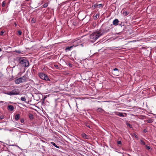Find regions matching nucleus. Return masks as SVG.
<instances>
[{
  "mask_svg": "<svg viewBox=\"0 0 156 156\" xmlns=\"http://www.w3.org/2000/svg\"><path fill=\"white\" fill-rule=\"evenodd\" d=\"M27 1H29L30 0H26Z\"/></svg>",
  "mask_w": 156,
  "mask_h": 156,
  "instance_id": "ea45409f",
  "label": "nucleus"
},
{
  "mask_svg": "<svg viewBox=\"0 0 156 156\" xmlns=\"http://www.w3.org/2000/svg\"><path fill=\"white\" fill-rule=\"evenodd\" d=\"M102 6V4L97 5V7L99 8H100Z\"/></svg>",
  "mask_w": 156,
  "mask_h": 156,
  "instance_id": "bb28decb",
  "label": "nucleus"
},
{
  "mask_svg": "<svg viewBox=\"0 0 156 156\" xmlns=\"http://www.w3.org/2000/svg\"><path fill=\"white\" fill-rule=\"evenodd\" d=\"M19 60V63L22 66L26 67L29 66V62L24 57L20 58Z\"/></svg>",
  "mask_w": 156,
  "mask_h": 156,
  "instance_id": "f03ea898",
  "label": "nucleus"
},
{
  "mask_svg": "<svg viewBox=\"0 0 156 156\" xmlns=\"http://www.w3.org/2000/svg\"><path fill=\"white\" fill-rule=\"evenodd\" d=\"M14 25H15V26L16 27V25H16V23H14Z\"/></svg>",
  "mask_w": 156,
  "mask_h": 156,
  "instance_id": "e433bc0d",
  "label": "nucleus"
},
{
  "mask_svg": "<svg viewBox=\"0 0 156 156\" xmlns=\"http://www.w3.org/2000/svg\"><path fill=\"white\" fill-rule=\"evenodd\" d=\"M135 137H136L137 136L136 135H135Z\"/></svg>",
  "mask_w": 156,
  "mask_h": 156,
  "instance_id": "58836bf2",
  "label": "nucleus"
},
{
  "mask_svg": "<svg viewBox=\"0 0 156 156\" xmlns=\"http://www.w3.org/2000/svg\"><path fill=\"white\" fill-rule=\"evenodd\" d=\"M4 32L3 31H1L0 32V35H2L4 33Z\"/></svg>",
  "mask_w": 156,
  "mask_h": 156,
  "instance_id": "2f4dec72",
  "label": "nucleus"
},
{
  "mask_svg": "<svg viewBox=\"0 0 156 156\" xmlns=\"http://www.w3.org/2000/svg\"><path fill=\"white\" fill-rule=\"evenodd\" d=\"M117 143L118 144H119V145H121L122 144V142L121 141H118L117 142Z\"/></svg>",
  "mask_w": 156,
  "mask_h": 156,
  "instance_id": "b1692460",
  "label": "nucleus"
},
{
  "mask_svg": "<svg viewBox=\"0 0 156 156\" xmlns=\"http://www.w3.org/2000/svg\"><path fill=\"white\" fill-rule=\"evenodd\" d=\"M14 109V107L13 105H9L7 107V109L11 111H13Z\"/></svg>",
  "mask_w": 156,
  "mask_h": 156,
  "instance_id": "0eeeda50",
  "label": "nucleus"
},
{
  "mask_svg": "<svg viewBox=\"0 0 156 156\" xmlns=\"http://www.w3.org/2000/svg\"><path fill=\"white\" fill-rule=\"evenodd\" d=\"M77 45H78V44H77V45H76V46H75H75H77Z\"/></svg>",
  "mask_w": 156,
  "mask_h": 156,
  "instance_id": "a19ab883",
  "label": "nucleus"
},
{
  "mask_svg": "<svg viewBox=\"0 0 156 156\" xmlns=\"http://www.w3.org/2000/svg\"><path fill=\"white\" fill-rule=\"evenodd\" d=\"M20 99L21 101H25L26 100L25 97H21Z\"/></svg>",
  "mask_w": 156,
  "mask_h": 156,
  "instance_id": "412c9836",
  "label": "nucleus"
},
{
  "mask_svg": "<svg viewBox=\"0 0 156 156\" xmlns=\"http://www.w3.org/2000/svg\"><path fill=\"white\" fill-rule=\"evenodd\" d=\"M116 115L119 116L121 117H124L125 116L122 113L120 112H116Z\"/></svg>",
  "mask_w": 156,
  "mask_h": 156,
  "instance_id": "9d476101",
  "label": "nucleus"
},
{
  "mask_svg": "<svg viewBox=\"0 0 156 156\" xmlns=\"http://www.w3.org/2000/svg\"><path fill=\"white\" fill-rule=\"evenodd\" d=\"M5 1H4L2 3V7H4L5 6Z\"/></svg>",
  "mask_w": 156,
  "mask_h": 156,
  "instance_id": "393cba45",
  "label": "nucleus"
},
{
  "mask_svg": "<svg viewBox=\"0 0 156 156\" xmlns=\"http://www.w3.org/2000/svg\"><path fill=\"white\" fill-rule=\"evenodd\" d=\"M119 21L117 19H115L113 21V24L114 25L117 26L118 25Z\"/></svg>",
  "mask_w": 156,
  "mask_h": 156,
  "instance_id": "6e6552de",
  "label": "nucleus"
},
{
  "mask_svg": "<svg viewBox=\"0 0 156 156\" xmlns=\"http://www.w3.org/2000/svg\"><path fill=\"white\" fill-rule=\"evenodd\" d=\"M54 66L57 69H58V65H55Z\"/></svg>",
  "mask_w": 156,
  "mask_h": 156,
  "instance_id": "f704fd0d",
  "label": "nucleus"
},
{
  "mask_svg": "<svg viewBox=\"0 0 156 156\" xmlns=\"http://www.w3.org/2000/svg\"><path fill=\"white\" fill-rule=\"evenodd\" d=\"M19 35H21L22 34V32L21 30H18L17 31Z\"/></svg>",
  "mask_w": 156,
  "mask_h": 156,
  "instance_id": "5701e85b",
  "label": "nucleus"
},
{
  "mask_svg": "<svg viewBox=\"0 0 156 156\" xmlns=\"http://www.w3.org/2000/svg\"><path fill=\"white\" fill-rule=\"evenodd\" d=\"M74 45L69 47H66V48L65 50L66 51H70L73 47Z\"/></svg>",
  "mask_w": 156,
  "mask_h": 156,
  "instance_id": "9b49d317",
  "label": "nucleus"
},
{
  "mask_svg": "<svg viewBox=\"0 0 156 156\" xmlns=\"http://www.w3.org/2000/svg\"><path fill=\"white\" fill-rule=\"evenodd\" d=\"M97 5L96 4L93 5H92V8L93 9H94L97 6Z\"/></svg>",
  "mask_w": 156,
  "mask_h": 156,
  "instance_id": "c85d7f7f",
  "label": "nucleus"
},
{
  "mask_svg": "<svg viewBox=\"0 0 156 156\" xmlns=\"http://www.w3.org/2000/svg\"><path fill=\"white\" fill-rule=\"evenodd\" d=\"M2 76V74L1 72H0V78Z\"/></svg>",
  "mask_w": 156,
  "mask_h": 156,
  "instance_id": "c9c22d12",
  "label": "nucleus"
},
{
  "mask_svg": "<svg viewBox=\"0 0 156 156\" xmlns=\"http://www.w3.org/2000/svg\"><path fill=\"white\" fill-rule=\"evenodd\" d=\"M108 29L106 31L100 30L93 32L90 35V37L91 41H94L104 34L108 32Z\"/></svg>",
  "mask_w": 156,
  "mask_h": 156,
  "instance_id": "f257e3e1",
  "label": "nucleus"
},
{
  "mask_svg": "<svg viewBox=\"0 0 156 156\" xmlns=\"http://www.w3.org/2000/svg\"><path fill=\"white\" fill-rule=\"evenodd\" d=\"M27 75H25L22 77L16 79L15 80V83L16 84H18L21 83L26 82L27 79Z\"/></svg>",
  "mask_w": 156,
  "mask_h": 156,
  "instance_id": "7ed1b4c3",
  "label": "nucleus"
},
{
  "mask_svg": "<svg viewBox=\"0 0 156 156\" xmlns=\"http://www.w3.org/2000/svg\"><path fill=\"white\" fill-rule=\"evenodd\" d=\"M51 144L53 145V146H54L55 147H56L57 148H59V146H57L56 144L54 143V142H51Z\"/></svg>",
  "mask_w": 156,
  "mask_h": 156,
  "instance_id": "2eb2a0df",
  "label": "nucleus"
},
{
  "mask_svg": "<svg viewBox=\"0 0 156 156\" xmlns=\"http://www.w3.org/2000/svg\"><path fill=\"white\" fill-rule=\"evenodd\" d=\"M69 65L70 66H71L72 65L71 64H69Z\"/></svg>",
  "mask_w": 156,
  "mask_h": 156,
  "instance_id": "4c0bfd02",
  "label": "nucleus"
},
{
  "mask_svg": "<svg viewBox=\"0 0 156 156\" xmlns=\"http://www.w3.org/2000/svg\"><path fill=\"white\" fill-rule=\"evenodd\" d=\"M6 156H9V155H6Z\"/></svg>",
  "mask_w": 156,
  "mask_h": 156,
  "instance_id": "37998d69",
  "label": "nucleus"
},
{
  "mask_svg": "<svg viewBox=\"0 0 156 156\" xmlns=\"http://www.w3.org/2000/svg\"><path fill=\"white\" fill-rule=\"evenodd\" d=\"M80 40L79 39H78L76 41H75L74 42L75 43H80Z\"/></svg>",
  "mask_w": 156,
  "mask_h": 156,
  "instance_id": "aec40b11",
  "label": "nucleus"
},
{
  "mask_svg": "<svg viewBox=\"0 0 156 156\" xmlns=\"http://www.w3.org/2000/svg\"><path fill=\"white\" fill-rule=\"evenodd\" d=\"M88 126V127H89V128H90V126Z\"/></svg>",
  "mask_w": 156,
  "mask_h": 156,
  "instance_id": "79ce46f5",
  "label": "nucleus"
},
{
  "mask_svg": "<svg viewBox=\"0 0 156 156\" xmlns=\"http://www.w3.org/2000/svg\"><path fill=\"white\" fill-rule=\"evenodd\" d=\"M112 73L114 75L117 76L119 75V71L118 69L115 68L112 71Z\"/></svg>",
  "mask_w": 156,
  "mask_h": 156,
  "instance_id": "423d86ee",
  "label": "nucleus"
},
{
  "mask_svg": "<svg viewBox=\"0 0 156 156\" xmlns=\"http://www.w3.org/2000/svg\"><path fill=\"white\" fill-rule=\"evenodd\" d=\"M143 132H144V133H146L147 132V130L146 129H144L143 130Z\"/></svg>",
  "mask_w": 156,
  "mask_h": 156,
  "instance_id": "72a5a7b5",
  "label": "nucleus"
},
{
  "mask_svg": "<svg viewBox=\"0 0 156 156\" xmlns=\"http://www.w3.org/2000/svg\"><path fill=\"white\" fill-rule=\"evenodd\" d=\"M41 148L43 149V150H44V151H46V150H45V147L44 146H41Z\"/></svg>",
  "mask_w": 156,
  "mask_h": 156,
  "instance_id": "4be33fe9",
  "label": "nucleus"
},
{
  "mask_svg": "<svg viewBox=\"0 0 156 156\" xmlns=\"http://www.w3.org/2000/svg\"><path fill=\"white\" fill-rule=\"evenodd\" d=\"M20 115L19 114H16L14 116V118L16 121L18 120L20 118Z\"/></svg>",
  "mask_w": 156,
  "mask_h": 156,
  "instance_id": "1a4fd4ad",
  "label": "nucleus"
},
{
  "mask_svg": "<svg viewBox=\"0 0 156 156\" xmlns=\"http://www.w3.org/2000/svg\"><path fill=\"white\" fill-rule=\"evenodd\" d=\"M29 118L30 120L33 119H34L33 115L32 114H29Z\"/></svg>",
  "mask_w": 156,
  "mask_h": 156,
  "instance_id": "f3484780",
  "label": "nucleus"
},
{
  "mask_svg": "<svg viewBox=\"0 0 156 156\" xmlns=\"http://www.w3.org/2000/svg\"><path fill=\"white\" fill-rule=\"evenodd\" d=\"M98 112H100L101 113H102L103 112H104V110L101 108H98L97 109Z\"/></svg>",
  "mask_w": 156,
  "mask_h": 156,
  "instance_id": "4468645a",
  "label": "nucleus"
},
{
  "mask_svg": "<svg viewBox=\"0 0 156 156\" xmlns=\"http://www.w3.org/2000/svg\"><path fill=\"white\" fill-rule=\"evenodd\" d=\"M31 22L32 23H34L35 22V20L34 18H33L31 20Z\"/></svg>",
  "mask_w": 156,
  "mask_h": 156,
  "instance_id": "c756f323",
  "label": "nucleus"
},
{
  "mask_svg": "<svg viewBox=\"0 0 156 156\" xmlns=\"http://www.w3.org/2000/svg\"><path fill=\"white\" fill-rule=\"evenodd\" d=\"M20 122L21 123H23L24 122V120L23 119H21Z\"/></svg>",
  "mask_w": 156,
  "mask_h": 156,
  "instance_id": "473e14b6",
  "label": "nucleus"
},
{
  "mask_svg": "<svg viewBox=\"0 0 156 156\" xmlns=\"http://www.w3.org/2000/svg\"><path fill=\"white\" fill-rule=\"evenodd\" d=\"M147 121L148 123H151L153 122V119H150L147 120Z\"/></svg>",
  "mask_w": 156,
  "mask_h": 156,
  "instance_id": "dca6fc26",
  "label": "nucleus"
},
{
  "mask_svg": "<svg viewBox=\"0 0 156 156\" xmlns=\"http://www.w3.org/2000/svg\"><path fill=\"white\" fill-rule=\"evenodd\" d=\"M82 136L83 137L84 139H88V136L85 133L82 134Z\"/></svg>",
  "mask_w": 156,
  "mask_h": 156,
  "instance_id": "f8f14e48",
  "label": "nucleus"
},
{
  "mask_svg": "<svg viewBox=\"0 0 156 156\" xmlns=\"http://www.w3.org/2000/svg\"><path fill=\"white\" fill-rule=\"evenodd\" d=\"M99 17V16L97 14H96L95 16H94V19H97L98 18V17Z\"/></svg>",
  "mask_w": 156,
  "mask_h": 156,
  "instance_id": "cd10ccee",
  "label": "nucleus"
},
{
  "mask_svg": "<svg viewBox=\"0 0 156 156\" xmlns=\"http://www.w3.org/2000/svg\"><path fill=\"white\" fill-rule=\"evenodd\" d=\"M126 125L128 126H129L130 128H132V126L130 124L128 123H127L126 124Z\"/></svg>",
  "mask_w": 156,
  "mask_h": 156,
  "instance_id": "7c9ffc66",
  "label": "nucleus"
},
{
  "mask_svg": "<svg viewBox=\"0 0 156 156\" xmlns=\"http://www.w3.org/2000/svg\"><path fill=\"white\" fill-rule=\"evenodd\" d=\"M0 50L1 51V49L0 48Z\"/></svg>",
  "mask_w": 156,
  "mask_h": 156,
  "instance_id": "c03bdc74",
  "label": "nucleus"
},
{
  "mask_svg": "<svg viewBox=\"0 0 156 156\" xmlns=\"http://www.w3.org/2000/svg\"><path fill=\"white\" fill-rule=\"evenodd\" d=\"M145 147L146 149L148 150L149 151H151V150H152V149L149 146H148L147 145H145Z\"/></svg>",
  "mask_w": 156,
  "mask_h": 156,
  "instance_id": "a211bd4d",
  "label": "nucleus"
},
{
  "mask_svg": "<svg viewBox=\"0 0 156 156\" xmlns=\"http://www.w3.org/2000/svg\"><path fill=\"white\" fill-rule=\"evenodd\" d=\"M140 141L141 143L142 144H143V145H145V142L144 141H143V140H140Z\"/></svg>",
  "mask_w": 156,
  "mask_h": 156,
  "instance_id": "a878e982",
  "label": "nucleus"
},
{
  "mask_svg": "<svg viewBox=\"0 0 156 156\" xmlns=\"http://www.w3.org/2000/svg\"><path fill=\"white\" fill-rule=\"evenodd\" d=\"M38 76L41 79L44 80L46 81H50V80L49 79L48 76L45 74L43 73H38Z\"/></svg>",
  "mask_w": 156,
  "mask_h": 156,
  "instance_id": "20e7f679",
  "label": "nucleus"
},
{
  "mask_svg": "<svg viewBox=\"0 0 156 156\" xmlns=\"http://www.w3.org/2000/svg\"><path fill=\"white\" fill-rule=\"evenodd\" d=\"M123 15L124 16H127V15H128L129 13V12H128L126 11H125V10H123Z\"/></svg>",
  "mask_w": 156,
  "mask_h": 156,
  "instance_id": "ddd939ff",
  "label": "nucleus"
},
{
  "mask_svg": "<svg viewBox=\"0 0 156 156\" xmlns=\"http://www.w3.org/2000/svg\"><path fill=\"white\" fill-rule=\"evenodd\" d=\"M20 93L17 90L14 89L11 91H8L6 94L9 95H18Z\"/></svg>",
  "mask_w": 156,
  "mask_h": 156,
  "instance_id": "39448f33",
  "label": "nucleus"
},
{
  "mask_svg": "<svg viewBox=\"0 0 156 156\" xmlns=\"http://www.w3.org/2000/svg\"><path fill=\"white\" fill-rule=\"evenodd\" d=\"M48 3H44L42 6V8H46L48 6Z\"/></svg>",
  "mask_w": 156,
  "mask_h": 156,
  "instance_id": "6ab92c4d",
  "label": "nucleus"
}]
</instances>
